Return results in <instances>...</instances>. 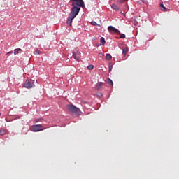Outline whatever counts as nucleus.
Returning a JSON list of instances; mask_svg holds the SVG:
<instances>
[{
	"label": "nucleus",
	"mask_w": 179,
	"mask_h": 179,
	"mask_svg": "<svg viewBox=\"0 0 179 179\" xmlns=\"http://www.w3.org/2000/svg\"><path fill=\"white\" fill-rule=\"evenodd\" d=\"M71 2V10L67 17L66 24L69 26H72L73 19L79 15L80 8H85V1L83 0H70Z\"/></svg>",
	"instance_id": "1"
},
{
	"label": "nucleus",
	"mask_w": 179,
	"mask_h": 179,
	"mask_svg": "<svg viewBox=\"0 0 179 179\" xmlns=\"http://www.w3.org/2000/svg\"><path fill=\"white\" fill-rule=\"evenodd\" d=\"M69 111L71 113V114H75L76 115H80V109L79 108L75 106V105H67L66 106Z\"/></svg>",
	"instance_id": "2"
},
{
	"label": "nucleus",
	"mask_w": 179,
	"mask_h": 179,
	"mask_svg": "<svg viewBox=\"0 0 179 179\" xmlns=\"http://www.w3.org/2000/svg\"><path fill=\"white\" fill-rule=\"evenodd\" d=\"M43 125L41 124H34L30 127V131L32 132H40V131H43Z\"/></svg>",
	"instance_id": "3"
},
{
	"label": "nucleus",
	"mask_w": 179,
	"mask_h": 179,
	"mask_svg": "<svg viewBox=\"0 0 179 179\" xmlns=\"http://www.w3.org/2000/svg\"><path fill=\"white\" fill-rule=\"evenodd\" d=\"M73 57L76 61H79L80 59V52L79 50L74 49L72 51Z\"/></svg>",
	"instance_id": "4"
},
{
	"label": "nucleus",
	"mask_w": 179,
	"mask_h": 179,
	"mask_svg": "<svg viewBox=\"0 0 179 179\" xmlns=\"http://www.w3.org/2000/svg\"><path fill=\"white\" fill-rule=\"evenodd\" d=\"M108 30L109 33H116V34H121V32L120 31V30H118L117 29H116L113 26L108 27Z\"/></svg>",
	"instance_id": "5"
},
{
	"label": "nucleus",
	"mask_w": 179,
	"mask_h": 179,
	"mask_svg": "<svg viewBox=\"0 0 179 179\" xmlns=\"http://www.w3.org/2000/svg\"><path fill=\"white\" fill-rule=\"evenodd\" d=\"M23 86L26 89H31V87H34V83L29 81V80H27L25 83H24Z\"/></svg>",
	"instance_id": "6"
},
{
	"label": "nucleus",
	"mask_w": 179,
	"mask_h": 179,
	"mask_svg": "<svg viewBox=\"0 0 179 179\" xmlns=\"http://www.w3.org/2000/svg\"><path fill=\"white\" fill-rule=\"evenodd\" d=\"M6 134H8V130L5 129H0V135L2 136L3 135H6Z\"/></svg>",
	"instance_id": "7"
},
{
	"label": "nucleus",
	"mask_w": 179,
	"mask_h": 179,
	"mask_svg": "<svg viewBox=\"0 0 179 179\" xmlns=\"http://www.w3.org/2000/svg\"><path fill=\"white\" fill-rule=\"evenodd\" d=\"M103 86V83L100 82L98 83L95 87V89H96V90H100V89Z\"/></svg>",
	"instance_id": "8"
},
{
	"label": "nucleus",
	"mask_w": 179,
	"mask_h": 179,
	"mask_svg": "<svg viewBox=\"0 0 179 179\" xmlns=\"http://www.w3.org/2000/svg\"><path fill=\"white\" fill-rule=\"evenodd\" d=\"M111 8L112 9H114L115 10H116V12H118V10H120V8H118V6H117V5L114 3L111 5Z\"/></svg>",
	"instance_id": "9"
},
{
	"label": "nucleus",
	"mask_w": 179,
	"mask_h": 179,
	"mask_svg": "<svg viewBox=\"0 0 179 179\" xmlns=\"http://www.w3.org/2000/svg\"><path fill=\"white\" fill-rule=\"evenodd\" d=\"M113 58L110 54L107 53L106 55V61H110V59Z\"/></svg>",
	"instance_id": "10"
},
{
	"label": "nucleus",
	"mask_w": 179,
	"mask_h": 179,
	"mask_svg": "<svg viewBox=\"0 0 179 179\" xmlns=\"http://www.w3.org/2000/svg\"><path fill=\"white\" fill-rule=\"evenodd\" d=\"M160 8H161V10L163 11V12H166V10L167 9L164 5L163 3H161L160 4Z\"/></svg>",
	"instance_id": "11"
},
{
	"label": "nucleus",
	"mask_w": 179,
	"mask_h": 179,
	"mask_svg": "<svg viewBox=\"0 0 179 179\" xmlns=\"http://www.w3.org/2000/svg\"><path fill=\"white\" fill-rule=\"evenodd\" d=\"M100 41H101L102 45H104V44H106V39L104 38V37H101L100 39Z\"/></svg>",
	"instance_id": "12"
},
{
	"label": "nucleus",
	"mask_w": 179,
	"mask_h": 179,
	"mask_svg": "<svg viewBox=\"0 0 179 179\" xmlns=\"http://www.w3.org/2000/svg\"><path fill=\"white\" fill-rule=\"evenodd\" d=\"M94 68V66H93V64H90V65H89V66H87V69H88L89 71L93 70Z\"/></svg>",
	"instance_id": "13"
},
{
	"label": "nucleus",
	"mask_w": 179,
	"mask_h": 179,
	"mask_svg": "<svg viewBox=\"0 0 179 179\" xmlns=\"http://www.w3.org/2000/svg\"><path fill=\"white\" fill-rule=\"evenodd\" d=\"M108 85H111L113 86V85H114V83H113V80L108 78Z\"/></svg>",
	"instance_id": "14"
},
{
	"label": "nucleus",
	"mask_w": 179,
	"mask_h": 179,
	"mask_svg": "<svg viewBox=\"0 0 179 179\" xmlns=\"http://www.w3.org/2000/svg\"><path fill=\"white\" fill-rule=\"evenodd\" d=\"M19 51H22V49L17 48L14 50V54L16 55V54H19Z\"/></svg>",
	"instance_id": "15"
},
{
	"label": "nucleus",
	"mask_w": 179,
	"mask_h": 179,
	"mask_svg": "<svg viewBox=\"0 0 179 179\" xmlns=\"http://www.w3.org/2000/svg\"><path fill=\"white\" fill-rule=\"evenodd\" d=\"M109 72H111V71H113V64H111V62L109 63Z\"/></svg>",
	"instance_id": "16"
},
{
	"label": "nucleus",
	"mask_w": 179,
	"mask_h": 179,
	"mask_svg": "<svg viewBox=\"0 0 179 179\" xmlns=\"http://www.w3.org/2000/svg\"><path fill=\"white\" fill-rule=\"evenodd\" d=\"M127 1L128 0H117V2H119V3H124V2H127Z\"/></svg>",
	"instance_id": "17"
},
{
	"label": "nucleus",
	"mask_w": 179,
	"mask_h": 179,
	"mask_svg": "<svg viewBox=\"0 0 179 179\" xmlns=\"http://www.w3.org/2000/svg\"><path fill=\"white\" fill-rule=\"evenodd\" d=\"M91 24L92 26H99V24L97 23H96V22H94V21L91 22Z\"/></svg>",
	"instance_id": "18"
},
{
	"label": "nucleus",
	"mask_w": 179,
	"mask_h": 179,
	"mask_svg": "<svg viewBox=\"0 0 179 179\" xmlns=\"http://www.w3.org/2000/svg\"><path fill=\"white\" fill-rule=\"evenodd\" d=\"M120 38H125V35L124 34H120Z\"/></svg>",
	"instance_id": "19"
},
{
	"label": "nucleus",
	"mask_w": 179,
	"mask_h": 179,
	"mask_svg": "<svg viewBox=\"0 0 179 179\" xmlns=\"http://www.w3.org/2000/svg\"><path fill=\"white\" fill-rule=\"evenodd\" d=\"M122 52L124 55L127 54V49H123Z\"/></svg>",
	"instance_id": "20"
},
{
	"label": "nucleus",
	"mask_w": 179,
	"mask_h": 179,
	"mask_svg": "<svg viewBox=\"0 0 179 179\" xmlns=\"http://www.w3.org/2000/svg\"><path fill=\"white\" fill-rule=\"evenodd\" d=\"M34 54H40V50H36Z\"/></svg>",
	"instance_id": "21"
},
{
	"label": "nucleus",
	"mask_w": 179,
	"mask_h": 179,
	"mask_svg": "<svg viewBox=\"0 0 179 179\" xmlns=\"http://www.w3.org/2000/svg\"><path fill=\"white\" fill-rule=\"evenodd\" d=\"M40 120H41V119H37V120H36V122H38V121H40Z\"/></svg>",
	"instance_id": "22"
},
{
	"label": "nucleus",
	"mask_w": 179,
	"mask_h": 179,
	"mask_svg": "<svg viewBox=\"0 0 179 179\" xmlns=\"http://www.w3.org/2000/svg\"><path fill=\"white\" fill-rule=\"evenodd\" d=\"M143 3H148V1H144Z\"/></svg>",
	"instance_id": "23"
},
{
	"label": "nucleus",
	"mask_w": 179,
	"mask_h": 179,
	"mask_svg": "<svg viewBox=\"0 0 179 179\" xmlns=\"http://www.w3.org/2000/svg\"><path fill=\"white\" fill-rule=\"evenodd\" d=\"M0 116H1V113H0Z\"/></svg>",
	"instance_id": "24"
}]
</instances>
